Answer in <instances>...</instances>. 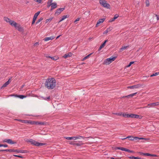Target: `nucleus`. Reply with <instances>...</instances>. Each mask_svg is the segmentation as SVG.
<instances>
[{"mask_svg":"<svg viewBox=\"0 0 159 159\" xmlns=\"http://www.w3.org/2000/svg\"><path fill=\"white\" fill-rule=\"evenodd\" d=\"M56 80L54 78H48L46 79L45 83V86L49 89H54L56 86Z\"/></svg>","mask_w":159,"mask_h":159,"instance_id":"obj_1","label":"nucleus"},{"mask_svg":"<svg viewBox=\"0 0 159 159\" xmlns=\"http://www.w3.org/2000/svg\"><path fill=\"white\" fill-rule=\"evenodd\" d=\"M4 20L6 22L9 23L10 25L12 26H14L16 29H17L19 31H21L22 30V28L19 25H18L16 22L13 20H10V19L6 17H5L4 18Z\"/></svg>","mask_w":159,"mask_h":159,"instance_id":"obj_2","label":"nucleus"},{"mask_svg":"<svg viewBox=\"0 0 159 159\" xmlns=\"http://www.w3.org/2000/svg\"><path fill=\"white\" fill-rule=\"evenodd\" d=\"M123 116L127 118H135L137 119H141L142 118L141 116L138 115L133 114H126L125 113V114H123Z\"/></svg>","mask_w":159,"mask_h":159,"instance_id":"obj_3","label":"nucleus"},{"mask_svg":"<svg viewBox=\"0 0 159 159\" xmlns=\"http://www.w3.org/2000/svg\"><path fill=\"white\" fill-rule=\"evenodd\" d=\"M26 141L30 143L31 144L36 146H41L45 144V143H39L31 139L27 140Z\"/></svg>","mask_w":159,"mask_h":159,"instance_id":"obj_4","label":"nucleus"},{"mask_svg":"<svg viewBox=\"0 0 159 159\" xmlns=\"http://www.w3.org/2000/svg\"><path fill=\"white\" fill-rule=\"evenodd\" d=\"M99 3L101 6L106 8L107 9H110V5L108 3H107V1L105 0H100Z\"/></svg>","mask_w":159,"mask_h":159,"instance_id":"obj_5","label":"nucleus"},{"mask_svg":"<svg viewBox=\"0 0 159 159\" xmlns=\"http://www.w3.org/2000/svg\"><path fill=\"white\" fill-rule=\"evenodd\" d=\"M116 58V57H113L112 58H107L104 61V63L105 64H109L113 61H114Z\"/></svg>","mask_w":159,"mask_h":159,"instance_id":"obj_6","label":"nucleus"},{"mask_svg":"<svg viewBox=\"0 0 159 159\" xmlns=\"http://www.w3.org/2000/svg\"><path fill=\"white\" fill-rule=\"evenodd\" d=\"M8 152H16L17 153H27V151L26 150H18V149H9Z\"/></svg>","mask_w":159,"mask_h":159,"instance_id":"obj_7","label":"nucleus"},{"mask_svg":"<svg viewBox=\"0 0 159 159\" xmlns=\"http://www.w3.org/2000/svg\"><path fill=\"white\" fill-rule=\"evenodd\" d=\"M16 120L20 121L21 123H25V124H30L31 125H33V121L30 120H22L20 119H16Z\"/></svg>","mask_w":159,"mask_h":159,"instance_id":"obj_8","label":"nucleus"},{"mask_svg":"<svg viewBox=\"0 0 159 159\" xmlns=\"http://www.w3.org/2000/svg\"><path fill=\"white\" fill-rule=\"evenodd\" d=\"M33 125H48V124L47 122H41V121H33Z\"/></svg>","mask_w":159,"mask_h":159,"instance_id":"obj_9","label":"nucleus"},{"mask_svg":"<svg viewBox=\"0 0 159 159\" xmlns=\"http://www.w3.org/2000/svg\"><path fill=\"white\" fill-rule=\"evenodd\" d=\"M143 85L140 84H139L136 85H133L132 86H128L127 87L128 89H138L139 88L141 87H143Z\"/></svg>","mask_w":159,"mask_h":159,"instance_id":"obj_10","label":"nucleus"},{"mask_svg":"<svg viewBox=\"0 0 159 159\" xmlns=\"http://www.w3.org/2000/svg\"><path fill=\"white\" fill-rule=\"evenodd\" d=\"M3 142H6L9 144H12L16 143V142L12 141L11 139H5L3 140Z\"/></svg>","mask_w":159,"mask_h":159,"instance_id":"obj_11","label":"nucleus"},{"mask_svg":"<svg viewBox=\"0 0 159 159\" xmlns=\"http://www.w3.org/2000/svg\"><path fill=\"white\" fill-rule=\"evenodd\" d=\"M157 105H159V102H157L155 103H151L148 104L147 105V107H145V108L146 107H150V106H151L152 107H154Z\"/></svg>","mask_w":159,"mask_h":159,"instance_id":"obj_12","label":"nucleus"},{"mask_svg":"<svg viewBox=\"0 0 159 159\" xmlns=\"http://www.w3.org/2000/svg\"><path fill=\"white\" fill-rule=\"evenodd\" d=\"M48 6L49 7L50 6H51V10H52V9H54L56 8L57 7V4L56 2H54L53 3H51L49 5L48 4Z\"/></svg>","mask_w":159,"mask_h":159,"instance_id":"obj_13","label":"nucleus"},{"mask_svg":"<svg viewBox=\"0 0 159 159\" xmlns=\"http://www.w3.org/2000/svg\"><path fill=\"white\" fill-rule=\"evenodd\" d=\"M139 153L141 155L143 156H151V157H155L156 156L155 155L152 154L148 153H144L143 152H139Z\"/></svg>","mask_w":159,"mask_h":159,"instance_id":"obj_14","label":"nucleus"},{"mask_svg":"<svg viewBox=\"0 0 159 159\" xmlns=\"http://www.w3.org/2000/svg\"><path fill=\"white\" fill-rule=\"evenodd\" d=\"M127 138H129V139L131 140H134V139H135V140H137L138 139H139V138L138 137H132V136H128L126 138H123V139H127Z\"/></svg>","mask_w":159,"mask_h":159,"instance_id":"obj_15","label":"nucleus"},{"mask_svg":"<svg viewBox=\"0 0 159 159\" xmlns=\"http://www.w3.org/2000/svg\"><path fill=\"white\" fill-rule=\"evenodd\" d=\"M105 20V18H103L102 19H100L98 21V22L96 25V26L98 27L99 26V24L103 22Z\"/></svg>","mask_w":159,"mask_h":159,"instance_id":"obj_16","label":"nucleus"},{"mask_svg":"<svg viewBox=\"0 0 159 159\" xmlns=\"http://www.w3.org/2000/svg\"><path fill=\"white\" fill-rule=\"evenodd\" d=\"M47 58H50L52 59L53 60H57L58 59V57H51L50 56H48V55L47 54H45L44 55Z\"/></svg>","mask_w":159,"mask_h":159,"instance_id":"obj_17","label":"nucleus"},{"mask_svg":"<svg viewBox=\"0 0 159 159\" xmlns=\"http://www.w3.org/2000/svg\"><path fill=\"white\" fill-rule=\"evenodd\" d=\"M108 41V40H106L104 43L100 46L98 48V51H100L102 48H103L105 45L106 43Z\"/></svg>","mask_w":159,"mask_h":159,"instance_id":"obj_18","label":"nucleus"},{"mask_svg":"<svg viewBox=\"0 0 159 159\" xmlns=\"http://www.w3.org/2000/svg\"><path fill=\"white\" fill-rule=\"evenodd\" d=\"M153 19L157 22L159 20V16L156 14H154L153 16Z\"/></svg>","mask_w":159,"mask_h":159,"instance_id":"obj_19","label":"nucleus"},{"mask_svg":"<svg viewBox=\"0 0 159 159\" xmlns=\"http://www.w3.org/2000/svg\"><path fill=\"white\" fill-rule=\"evenodd\" d=\"M10 79H9L8 81L5 82L3 85L2 86L1 88H4L6 87L7 85H8L10 83Z\"/></svg>","mask_w":159,"mask_h":159,"instance_id":"obj_20","label":"nucleus"},{"mask_svg":"<svg viewBox=\"0 0 159 159\" xmlns=\"http://www.w3.org/2000/svg\"><path fill=\"white\" fill-rule=\"evenodd\" d=\"M72 54L71 52H69L68 54H65V55L63 56V57L64 58H66L68 57H70L71 56Z\"/></svg>","mask_w":159,"mask_h":159,"instance_id":"obj_21","label":"nucleus"},{"mask_svg":"<svg viewBox=\"0 0 159 159\" xmlns=\"http://www.w3.org/2000/svg\"><path fill=\"white\" fill-rule=\"evenodd\" d=\"M112 29V27H110L108 28L105 31H104L103 33V34H107L108 33L109 31H111Z\"/></svg>","mask_w":159,"mask_h":159,"instance_id":"obj_22","label":"nucleus"},{"mask_svg":"<svg viewBox=\"0 0 159 159\" xmlns=\"http://www.w3.org/2000/svg\"><path fill=\"white\" fill-rule=\"evenodd\" d=\"M54 38V37L53 36H51L49 37H47L44 39V40L45 41H47L50 40H52Z\"/></svg>","mask_w":159,"mask_h":159,"instance_id":"obj_23","label":"nucleus"},{"mask_svg":"<svg viewBox=\"0 0 159 159\" xmlns=\"http://www.w3.org/2000/svg\"><path fill=\"white\" fill-rule=\"evenodd\" d=\"M116 149H119L120 150L122 151H126V148H123V147H117L116 148H115Z\"/></svg>","mask_w":159,"mask_h":159,"instance_id":"obj_24","label":"nucleus"},{"mask_svg":"<svg viewBox=\"0 0 159 159\" xmlns=\"http://www.w3.org/2000/svg\"><path fill=\"white\" fill-rule=\"evenodd\" d=\"M69 15H64V16H63L62 17V18L60 20L59 22H61L62 21L64 20L65 19H66V18H67L69 17Z\"/></svg>","mask_w":159,"mask_h":159,"instance_id":"obj_25","label":"nucleus"},{"mask_svg":"<svg viewBox=\"0 0 159 159\" xmlns=\"http://www.w3.org/2000/svg\"><path fill=\"white\" fill-rule=\"evenodd\" d=\"M137 93L136 92V93H132L131 94L129 95H128L127 96H123V98L127 97V98H129V97H132L134 96L135 94H137Z\"/></svg>","mask_w":159,"mask_h":159,"instance_id":"obj_26","label":"nucleus"},{"mask_svg":"<svg viewBox=\"0 0 159 159\" xmlns=\"http://www.w3.org/2000/svg\"><path fill=\"white\" fill-rule=\"evenodd\" d=\"M75 137L76 138V139H80L81 138H83V139H85L86 138H91V137H83L82 136H80V135H78L77 136H75Z\"/></svg>","mask_w":159,"mask_h":159,"instance_id":"obj_27","label":"nucleus"},{"mask_svg":"<svg viewBox=\"0 0 159 159\" xmlns=\"http://www.w3.org/2000/svg\"><path fill=\"white\" fill-rule=\"evenodd\" d=\"M40 11H38V12L35 13L34 15L33 18L34 19H36L37 17L40 14Z\"/></svg>","mask_w":159,"mask_h":159,"instance_id":"obj_28","label":"nucleus"},{"mask_svg":"<svg viewBox=\"0 0 159 159\" xmlns=\"http://www.w3.org/2000/svg\"><path fill=\"white\" fill-rule=\"evenodd\" d=\"M65 138L67 140H76V138L75 137H66Z\"/></svg>","mask_w":159,"mask_h":159,"instance_id":"obj_29","label":"nucleus"},{"mask_svg":"<svg viewBox=\"0 0 159 159\" xmlns=\"http://www.w3.org/2000/svg\"><path fill=\"white\" fill-rule=\"evenodd\" d=\"M128 47V46L122 47L120 49V52H122L125 49Z\"/></svg>","mask_w":159,"mask_h":159,"instance_id":"obj_30","label":"nucleus"},{"mask_svg":"<svg viewBox=\"0 0 159 159\" xmlns=\"http://www.w3.org/2000/svg\"><path fill=\"white\" fill-rule=\"evenodd\" d=\"M130 159H143L139 157H135L134 156H131L129 157Z\"/></svg>","mask_w":159,"mask_h":159,"instance_id":"obj_31","label":"nucleus"},{"mask_svg":"<svg viewBox=\"0 0 159 159\" xmlns=\"http://www.w3.org/2000/svg\"><path fill=\"white\" fill-rule=\"evenodd\" d=\"M113 114L117 116H123V114H125V113H113Z\"/></svg>","mask_w":159,"mask_h":159,"instance_id":"obj_32","label":"nucleus"},{"mask_svg":"<svg viewBox=\"0 0 159 159\" xmlns=\"http://www.w3.org/2000/svg\"><path fill=\"white\" fill-rule=\"evenodd\" d=\"M18 97L20 99H23L26 97V96L23 95H19Z\"/></svg>","mask_w":159,"mask_h":159,"instance_id":"obj_33","label":"nucleus"},{"mask_svg":"<svg viewBox=\"0 0 159 159\" xmlns=\"http://www.w3.org/2000/svg\"><path fill=\"white\" fill-rule=\"evenodd\" d=\"M145 4L147 7H148L149 5V0H145Z\"/></svg>","mask_w":159,"mask_h":159,"instance_id":"obj_34","label":"nucleus"},{"mask_svg":"<svg viewBox=\"0 0 159 159\" xmlns=\"http://www.w3.org/2000/svg\"><path fill=\"white\" fill-rule=\"evenodd\" d=\"M42 98L44 100H47V101H49L50 99V96H49L47 98H44L43 97H42Z\"/></svg>","mask_w":159,"mask_h":159,"instance_id":"obj_35","label":"nucleus"},{"mask_svg":"<svg viewBox=\"0 0 159 159\" xmlns=\"http://www.w3.org/2000/svg\"><path fill=\"white\" fill-rule=\"evenodd\" d=\"M159 75V72H156V73H155L153 74L152 75L150 76L151 77H152V76H153L157 75Z\"/></svg>","mask_w":159,"mask_h":159,"instance_id":"obj_36","label":"nucleus"},{"mask_svg":"<svg viewBox=\"0 0 159 159\" xmlns=\"http://www.w3.org/2000/svg\"><path fill=\"white\" fill-rule=\"evenodd\" d=\"M43 20V18L42 17H41L36 22V24H37L40 22L41 21Z\"/></svg>","mask_w":159,"mask_h":159,"instance_id":"obj_37","label":"nucleus"},{"mask_svg":"<svg viewBox=\"0 0 159 159\" xmlns=\"http://www.w3.org/2000/svg\"><path fill=\"white\" fill-rule=\"evenodd\" d=\"M52 19V18H50L48 19H47L46 20L45 23H47L48 22H50Z\"/></svg>","mask_w":159,"mask_h":159,"instance_id":"obj_38","label":"nucleus"},{"mask_svg":"<svg viewBox=\"0 0 159 159\" xmlns=\"http://www.w3.org/2000/svg\"><path fill=\"white\" fill-rule=\"evenodd\" d=\"M92 54V53L90 54H89L87 56L85 57L83 59V60H85L86 59L88 58L90 55H91Z\"/></svg>","mask_w":159,"mask_h":159,"instance_id":"obj_39","label":"nucleus"},{"mask_svg":"<svg viewBox=\"0 0 159 159\" xmlns=\"http://www.w3.org/2000/svg\"><path fill=\"white\" fill-rule=\"evenodd\" d=\"M8 147V145L7 144H0V147Z\"/></svg>","mask_w":159,"mask_h":159,"instance_id":"obj_40","label":"nucleus"},{"mask_svg":"<svg viewBox=\"0 0 159 159\" xmlns=\"http://www.w3.org/2000/svg\"><path fill=\"white\" fill-rule=\"evenodd\" d=\"M126 152H127L130 153H134V152L133 151L130 150L128 149H127Z\"/></svg>","mask_w":159,"mask_h":159,"instance_id":"obj_41","label":"nucleus"},{"mask_svg":"<svg viewBox=\"0 0 159 159\" xmlns=\"http://www.w3.org/2000/svg\"><path fill=\"white\" fill-rule=\"evenodd\" d=\"M134 61H131L129 64L127 66V67H129L132 64L134 63Z\"/></svg>","mask_w":159,"mask_h":159,"instance_id":"obj_42","label":"nucleus"},{"mask_svg":"<svg viewBox=\"0 0 159 159\" xmlns=\"http://www.w3.org/2000/svg\"><path fill=\"white\" fill-rule=\"evenodd\" d=\"M115 20V19L114 18H113L111 19L110 20H109V22H112L114 21Z\"/></svg>","mask_w":159,"mask_h":159,"instance_id":"obj_43","label":"nucleus"},{"mask_svg":"<svg viewBox=\"0 0 159 159\" xmlns=\"http://www.w3.org/2000/svg\"><path fill=\"white\" fill-rule=\"evenodd\" d=\"M119 17V15L118 14H116L114 17H113L115 19H116L118 17Z\"/></svg>","mask_w":159,"mask_h":159,"instance_id":"obj_44","label":"nucleus"},{"mask_svg":"<svg viewBox=\"0 0 159 159\" xmlns=\"http://www.w3.org/2000/svg\"><path fill=\"white\" fill-rule=\"evenodd\" d=\"M36 2H38L39 3H41L42 2V0H34Z\"/></svg>","mask_w":159,"mask_h":159,"instance_id":"obj_45","label":"nucleus"},{"mask_svg":"<svg viewBox=\"0 0 159 159\" xmlns=\"http://www.w3.org/2000/svg\"><path fill=\"white\" fill-rule=\"evenodd\" d=\"M65 9V7L64 8H61L58 9L57 10H64Z\"/></svg>","mask_w":159,"mask_h":159,"instance_id":"obj_46","label":"nucleus"},{"mask_svg":"<svg viewBox=\"0 0 159 159\" xmlns=\"http://www.w3.org/2000/svg\"><path fill=\"white\" fill-rule=\"evenodd\" d=\"M9 149L0 150V152L6 151L8 152Z\"/></svg>","mask_w":159,"mask_h":159,"instance_id":"obj_47","label":"nucleus"},{"mask_svg":"<svg viewBox=\"0 0 159 159\" xmlns=\"http://www.w3.org/2000/svg\"><path fill=\"white\" fill-rule=\"evenodd\" d=\"M13 156L16 157H20V158H22L23 157L21 156H20V155H14Z\"/></svg>","mask_w":159,"mask_h":159,"instance_id":"obj_48","label":"nucleus"},{"mask_svg":"<svg viewBox=\"0 0 159 159\" xmlns=\"http://www.w3.org/2000/svg\"><path fill=\"white\" fill-rule=\"evenodd\" d=\"M36 19L33 18V21L32 22V24L33 25L35 22Z\"/></svg>","mask_w":159,"mask_h":159,"instance_id":"obj_49","label":"nucleus"},{"mask_svg":"<svg viewBox=\"0 0 159 159\" xmlns=\"http://www.w3.org/2000/svg\"><path fill=\"white\" fill-rule=\"evenodd\" d=\"M80 20V18H77L75 21L74 22L75 23L77 21H78Z\"/></svg>","mask_w":159,"mask_h":159,"instance_id":"obj_50","label":"nucleus"},{"mask_svg":"<svg viewBox=\"0 0 159 159\" xmlns=\"http://www.w3.org/2000/svg\"><path fill=\"white\" fill-rule=\"evenodd\" d=\"M39 45V43L38 42H36L34 44V45Z\"/></svg>","mask_w":159,"mask_h":159,"instance_id":"obj_51","label":"nucleus"},{"mask_svg":"<svg viewBox=\"0 0 159 159\" xmlns=\"http://www.w3.org/2000/svg\"><path fill=\"white\" fill-rule=\"evenodd\" d=\"M61 36V35H59L56 38V39H58L60 36Z\"/></svg>","mask_w":159,"mask_h":159,"instance_id":"obj_52","label":"nucleus"},{"mask_svg":"<svg viewBox=\"0 0 159 159\" xmlns=\"http://www.w3.org/2000/svg\"><path fill=\"white\" fill-rule=\"evenodd\" d=\"M144 139L143 138H139V139Z\"/></svg>","mask_w":159,"mask_h":159,"instance_id":"obj_53","label":"nucleus"},{"mask_svg":"<svg viewBox=\"0 0 159 159\" xmlns=\"http://www.w3.org/2000/svg\"><path fill=\"white\" fill-rule=\"evenodd\" d=\"M93 39V38H90H90H89V40H91V39Z\"/></svg>","mask_w":159,"mask_h":159,"instance_id":"obj_54","label":"nucleus"},{"mask_svg":"<svg viewBox=\"0 0 159 159\" xmlns=\"http://www.w3.org/2000/svg\"><path fill=\"white\" fill-rule=\"evenodd\" d=\"M110 158L111 159H115V158L113 157H111Z\"/></svg>","mask_w":159,"mask_h":159,"instance_id":"obj_55","label":"nucleus"},{"mask_svg":"<svg viewBox=\"0 0 159 159\" xmlns=\"http://www.w3.org/2000/svg\"><path fill=\"white\" fill-rule=\"evenodd\" d=\"M60 12H59V13H61V11H62L60 10Z\"/></svg>","mask_w":159,"mask_h":159,"instance_id":"obj_56","label":"nucleus"},{"mask_svg":"<svg viewBox=\"0 0 159 159\" xmlns=\"http://www.w3.org/2000/svg\"><path fill=\"white\" fill-rule=\"evenodd\" d=\"M24 85H22V88H23V87H24Z\"/></svg>","mask_w":159,"mask_h":159,"instance_id":"obj_57","label":"nucleus"},{"mask_svg":"<svg viewBox=\"0 0 159 159\" xmlns=\"http://www.w3.org/2000/svg\"><path fill=\"white\" fill-rule=\"evenodd\" d=\"M70 144H73V143H70Z\"/></svg>","mask_w":159,"mask_h":159,"instance_id":"obj_58","label":"nucleus"},{"mask_svg":"<svg viewBox=\"0 0 159 159\" xmlns=\"http://www.w3.org/2000/svg\"><path fill=\"white\" fill-rule=\"evenodd\" d=\"M13 96V95H11V96Z\"/></svg>","mask_w":159,"mask_h":159,"instance_id":"obj_59","label":"nucleus"}]
</instances>
